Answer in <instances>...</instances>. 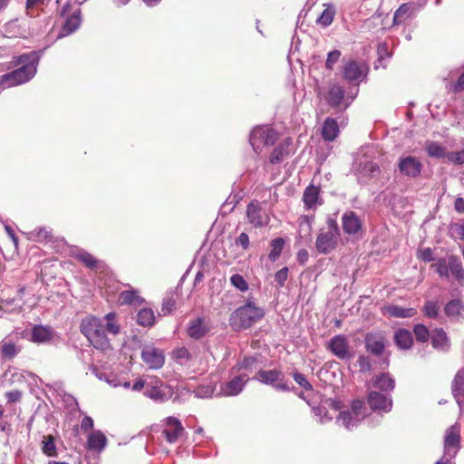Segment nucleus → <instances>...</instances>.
I'll return each mask as SVG.
<instances>
[{
  "mask_svg": "<svg viewBox=\"0 0 464 464\" xmlns=\"http://www.w3.org/2000/svg\"><path fill=\"white\" fill-rule=\"evenodd\" d=\"M19 68L0 76V83L6 82L8 86L24 83L32 79L36 73V66L40 55L36 52L24 53L18 56Z\"/></svg>",
  "mask_w": 464,
  "mask_h": 464,
  "instance_id": "1",
  "label": "nucleus"
},
{
  "mask_svg": "<svg viewBox=\"0 0 464 464\" xmlns=\"http://www.w3.org/2000/svg\"><path fill=\"white\" fill-rule=\"evenodd\" d=\"M265 316L263 308L256 306L251 299L236 309L229 316V324L235 331L250 328Z\"/></svg>",
  "mask_w": 464,
  "mask_h": 464,
  "instance_id": "2",
  "label": "nucleus"
},
{
  "mask_svg": "<svg viewBox=\"0 0 464 464\" xmlns=\"http://www.w3.org/2000/svg\"><path fill=\"white\" fill-rule=\"evenodd\" d=\"M80 330L95 349L107 351L111 348L104 324L101 319L94 316L83 318L80 324Z\"/></svg>",
  "mask_w": 464,
  "mask_h": 464,
  "instance_id": "3",
  "label": "nucleus"
},
{
  "mask_svg": "<svg viewBox=\"0 0 464 464\" xmlns=\"http://www.w3.org/2000/svg\"><path fill=\"white\" fill-rule=\"evenodd\" d=\"M326 225L325 229H320L315 241L316 250L324 255L333 252L337 247L340 238V228L336 218L329 217Z\"/></svg>",
  "mask_w": 464,
  "mask_h": 464,
  "instance_id": "4",
  "label": "nucleus"
},
{
  "mask_svg": "<svg viewBox=\"0 0 464 464\" xmlns=\"http://www.w3.org/2000/svg\"><path fill=\"white\" fill-rule=\"evenodd\" d=\"M278 135L268 126H257L253 129L249 136V142L255 150L259 153L264 146H272L277 140Z\"/></svg>",
  "mask_w": 464,
  "mask_h": 464,
  "instance_id": "5",
  "label": "nucleus"
},
{
  "mask_svg": "<svg viewBox=\"0 0 464 464\" xmlns=\"http://www.w3.org/2000/svg\"><path fill=\"white\" fill-rule=\"evenodd\" d=\"M253 379L263 384L272 386L276 391H291L285 379V374L279 369L259 370Z\"/></svg>",
  "mask_w": 464,
  "mask_h": 464,
  "instance_id": "6",
  "label": "nucleus"
},
{
  "mask_svg": "<svg viewBox=\"0 0 464 464\" xmlns=\"http://www.w3.org/2000/svg\"><path fill=\"white\" fill-rule=\"evenodd\" d=\"M460 427L457 423L449 427L444 434L443 455L454 459L460 449Z\"/></svg>",
  "mask_w": 464,
  "mask_h": 464,
  "instance_id": "7",
  "label": "nucleus"
},
{
  "mask_svg": "<svg viewBox=\"0 0 464 464\" xmlns=\"http://www.w3.org/2000/svg\"><path fill=\"white\" fill-rule=\"evenodd\" d=\"M369 71V67L363 62H358L355 60H349L348 62L343 63L342 69V76L343 78L353 83L362 81L363 78L366 77Z\"/></svg>",
  "mask_w": 464,
  "mask_h": 464,
  "instance_id": "8",
  "label": "nucleus"
},
{
  "mask_svg": "<svg viewBox=\"0 0 464 464\" xmlns=\"http://www.w3.org/2000/svg\"><path fill=\"white\" fill-rule=\"evenodd\" d=\"M326 347L340 360H350L353 356L350 351L349 341L343 334H337L331 338Z\"/></svg>",
  "mask_w": 464,
  "mask_h": 464,
  "instance_id": "9",
  "label": "nucleus"
},
{
  "mask_svg": "<svg viewBox=\"0 0 464 464\" xmlns=\"http://www.w3.org/2000/svg\"><path fill=\"white\" fill-rule=\"evenodd\" d=\"M355 96H344V89L340 84L334 83L330 86L329 91L325 96L326 102L332 108H338L344 105L345 110L353 102Z\"/></svg>",
  "mask_w": 464,
  "mask_h": 464,
  "instance_id": "10",
  "label": "nucleus"
},
{
  "mask_svg": "<svg viewBox=\"0 0 464 464\" xmlns=\"http://www.w3.org/2000/svg\"><path fill=\"white\" fill-rule=\"evenodd\" d=\"M250 380L247 372L237 373L229 382L221 384L219 394L223 396H237Z\"/></svg>",
  "mask_w": 464,
  "mask_h": 464,
  "instance_id": "11",
  "label": "nucleus"
},
{
  "mask_svg": "<svg viewBox=\"0 0 464 464\" xmlns=\"http://www.w3.org/2000/svg\"><path fill=\"white\" fill-rule=\"evenodd\" d=\"M397 167L401 175L415 179L420 175L423 166L416 157L406 156L399 159Z\"/></svg>",
  "mask_w": 464,
  "mask_h": 464,
  "instance_id": "12",
  "label": "nucleus"
},
{
  "mask_svg": "<svg viewBox=\"0 0 464 464\" xmlns=\"http://www.w3.org/2000/svg\"><path fill=\"white\" fill-rule=\"evenodd\" d=\"M141 359L150 369H160L165 362L163 351L151 345H145L142 348Z\"/></svg>",
  "mask_w": 464,
  "mask_h": 464,
  "instance_id": "13",
  "label": "nucleus"
},
{
  "mask_svg": "<svg viewBox=\"0 0 464 464\" xmlns=\"http://www.w3.org/2000/svg\"><path fill=\"white\" fill-rule=\"evenodd\" d=\"M365 349L368 353L381 356L386 347L387 340L381 333H368L364 338Z\"/></svg>",
  "mask_w": 464,
  "mask_h": 464,
  "instance_id": "14",
  "label": "nucleus"
},
{
  "mask_svg": "<svg viewBox=\"0 0 464 464\" xmlns=\"http://www.w3.org/2000/svg\"><path fill=\"white\" fill-rule=\"evenodd\" d=\"M448 92L459 93L464 91V65L452 70L444 79Z\"/></svg>",
  "mask_w": 464,
  "mask_h": 464,
  "instance_id": "15",
  "label": "nucleus"
},
{
  "mask_svg": "<svg viewBox=\"0 0 464 464\" xmlns=\"http://www.w3.org/2000/svg\"><path fill=\"white\" fill-rule=\"evenodd\" d=\"M342 227L346 235L355 236L362 230V221L354 211L347 210L342 216Z\"/></svg>",
  "mask_w": 464,
  "mask_h": 464,
  "instance_id": "16",
  "label": "nucleus"
},
{
  "mask_svg": "<svg viewBox=\"0 0 464 464\" xmlns=\"http://www.w3.org/2000/svg\"><path fill=\"white\" fill-rule=\"evenodd\" d=\"M368 404L372 411L389 412L392 408V400L381 392H371L368 395Z\"/></svg>",
  "mask_w": 464,
  "mask_h": 464,
  "instance_id": "17",
  "label": "nucleus"
},
{
  "mask_svg": "<svg viewBox=\"0 0 464 464\" xmlns=\"http://www.w3.org/2000/svg\"><path fill=\"white\" fill-rule=\"evenodd\" d=\"M246 216L248 221L255 227H259L268 224L269 218L258 204L250 203L247 206Z\"/></svg>",
  "mask_w": 464,
  "mask_h": 464,
  "instance_id": "18",
  "label": "nucleus"
},
{
  "mask_svg": "<svg viewBox=\"0 0 464 464\" xmlns=\"http://www.w3.org/2000/svg\"><path fill=\"white\" fill-rule=\"evenodd\" d=\"M167 428L163 430L162 434L169 443H174L181 436L184 429L180 421L175 417H168Z\"/></svg>",
  "mask_w": 464,
  "mask_h": 464,
  "instance_id": "19",
  "label": "nucleus"
},
{
  "mask_svg": "<svg viewBox=\"0 0 464 464\" xmlns=\"http://www.w3.org/2000/svg\"><path fill=\"white\" fill-rule=\"evenodd\" d=\"M321 188L310 184L305 188L303 194V202L307 209H314L318 205L323 204V199L320 198Z\"/></svg>",
  "mask_w": 464,
  "mask_h": 464,
  "instance_id": "20",
  "label": "nucleus"
},
{
  "mask_svg": "<svg viewBox=\"0 0 464 464\" xmlns=\"http://www.w3.org/2000/svg\"><path fill=\"white\" fill-rule=\"evenodd\" d=\"M444 313L451 321L462 320L464 318V302L459 298L450 300L444 306Z\"/></svg>",
  "mask_w": 464,
  "mask_h": 464,
  "instance_id": "21",
  "label": "nucleus"
},
{
  "mask_svg": "<svg viewBox=\"0 0 464 464\" xmlns=\"http://www.w3.org/2000/svg\"><path fill=\"white\" fill-rule=\"evenodd\" d=\"M82 23L81 9L77 8L72 12L71 15H68L65 19L62 31L58 35V38L69 35L75 32Z\"/></svg>",
  "mask_w": 464,
  "mask_h": 464,
  "instance_id": "22",
  "label": "nucleus"
},
{
  "mask_svg": "<svg viewBox=\"0 0 464 464\" xmlns=\"http://www.w3.org/2000/svg\"><path fill=\"white\" fill-rule=\"evenodd\" d=\"M450 275L462 287H464V266L458 256H450Z\"/></svg>",
  "mask_w": 464,
  "mask_h": 464,
  "instance_id": "23",
  "label": "nucleus"
},
{
  "mask_svg": "<svg viewBox=\"0 0 464 464\" xmlns=\"http://www.w3.org/2000/svg\"><path fill=\"white\" fill-rule=\"evenodd\" d=\"M451 392L458 404H460L464 399V369L458 371L455 374L451 383Z\"/></svg>",
  "mask_w": 464,
  "mask_h": 464,
  "instance_id": "24",
  "label": "nucleus"
},
{
  "mask_svg": "<svg viewBox=\"0 0 464 464\" xmlns=\"http://www.w3.org/2000/svg\"><path fill=\"white\" fill-rule=\"evenodd\" d=\"M53 335L50 326L35 325L32 329L31 341L34 343H46L52 340Z\"/></svg>",
  "mask_w": 464,
  "mask_h": 464,
  "instance_id": "25",
  "label": "nucleus"
},
{
  "mask_svg": "<svg viewBox=\"0 0 464 464\" xmlns=\"http://www.w3.org/2000/svg\"><path fill=\"white\" fill-rule=\"evenodd\" d=\"M107 445V438L101 430L92 432L87 440V447L91 450L102 451Z\"/></svg>",
  "mask_w": 464,
  "mask_h": 464,
  "instance_id": "26",
  "label": "nucleus"
},
{
  "mask_svg": "<svg viewBox=\"0 0 464 464\" xmlns=\"http://www.w3.org/2000/svg\"><path fill=\"white\" fill-rule=\"evenodd\" d=\"M394 343L400 348L408 350L411 348L413 344V338L411 333L404 328L398 329L394 333Z\"/></svg>",
  "mask_w": 464,
  "mask_h": 464,
  "instance_id": "27",
  "label": "nucleus"
},
{
  "mask_svg": "<svg viewBox=\"0 0 464 464\" xmlns=\"http://www.w3.org/2000/svg\"><path fill=\"white\" fill-rule=\"evenodd\" d=\"M187 332L189 337L198 340L207 334L208 328L204 324L203 319L198 317L189 322Z\"/></svg>",
  "mask_w": 464,
  "mask_h": 464,
  "instance_id": "28",
  "label": "nucleus"
},
{
  "mask_svg": "<svg viewBox=\"0 0 464 464\" xmlns=\"http://www.w3.org/2000/svg\"><path fill=\"white\" fill-rule=\"evenodd\" d=\"M339 134V127L336 121L333 118H327L322 128V136L324 140L333 141Z\"/></svg>",
  "mask_w": 464,
  "mask_h": 464,
  "instance_id": "29",
  "label": "nucleus"
},
{
  "mask_svg": "<svg viewBox=\"0 0 464 464\" xmlns=\"http://www.w3.org/2000/svg\"><path fill=\"white\" fill-rule=\"evenodd\" d=\"M29 238L38 243H49L53 241V230L50 227H40L29 232Z\"/></svg>",
  "mask_w": 464,
  "mask_h": 464,
  "instance_id": "30",
  "label": "nucleus"
},
{
  "mask_svg": "<svg viewBox=\"0 0 464 464\" xmlns=\"http://www.w3.org/2000/svg\"><path fill=\"white\" fill-rule=\"evenodd\" d=\"M386 313L394 318H411L417 314L415 308H404L396 304L388 305Z\"/></svg>",
  "mask_w": 464,
  "mask_h": 464,
  "instance_id": "31",
  "label": "nucleus"
},
{
  "mask_svg": "<svg viewBox=\"0 0 464 464\" xmlns=\"http://www.w3.org/2000/svg\"><path fill=\"white\" fill-rule=\"evenodd\" d=\"M425 151L427 155L430 158L434 159H443L447 158L448 153L446 152V148L439 143L438 141L428 140L425 143Z\"/></svg>",
  "mask_w": 464,
  "mask_h": 464,
  "instance_id": "32",
  "label": "nucleus"
},
{
  "mask_svg": "<svg viewBox=\"0 0 464 464\" xmlns=\"http://www.w3.org/2000/svg\"><path fill=\"white\" fill-rule=\"evenodd\" d=\"M414 9L413 3H404L399 6L393 14V24H401L412 15Z\"/></svg>",
  "mask_w": 464,
  "mask_h": 464,
  "instance_id": "33",
  "label": "nucleus"
},
{
  "mask_svg": "<svg viewBox=\"0 0 464 464\" xmlns=\"http://www.w3.org/2000/svg\"><path fill=\"white\" fill-rule=\"evenodd\" d=\"M431 344L436 349L445 350L449 347V339L442 328H436L430 335Z\"/></svg>",
  "mask_w": 464,
  "mask_h": 464,
  "instance_id": "34",
  "label": "nucleus"
},
{
  "mask_svg": "<svg viewBox=\"0 0 464 464\" xmlns=\"http://www.w3.org/2000/svg\"><path fill=\"white\" fill-rule=\"evenodd\" d=\"M373 384L376 388L380 389L383 392L392 391L395 387V381L390 373L383 372L378 376H376Z\"/></svg>",
  "mask_w": 464,
  "mask_h": 464,
  "instance_id": "35",
  "label": "nucleus"
},
{
  "mask_svg": "<svg viewBox=\"0 0 464 464\" xmlns=\"http://www.w3.org/2000/svg\"><path fill=\"white\" fill-rule=\"evenodd\" d=\"M120 300L121 304H130L133 306H140L144 299L140 297L136 290H125L121 293Z\"/></svg>",
  "mask_w": 464,
  "mask_h": 464,
  "instance_id": "36",
  "label": "nucleus"
},
{
  "mask_svg": "<svg viewBox=\"0 0 464 464\" xmlns=\"http://www.w3.org/2000/svg\"><path fill=\"white\" fill-rule=\"evenodd\" d=\"M21 351V348L11 341H3L0 343V353L3 359L12 360Z\"/></svg>",
  "mask_w": 464,
  "mask_h": 464,
  "instance_id": "37",
  "label": "nucleus"
},
{
  "mask_svg": "<svg viewBox=\"0 0 464 464\" xmlns=\"http://www.w3.org/2000/svg\"><path fill=\"white\" fill-rule=\"evenodd\" d=\"M138 324L144 327H150L155 324V314L150 308H142L137 314Z\"/></svg>",
  "mask_w": 464,
  "mask_h": 464,
  "instance_id": "38",
  "label": "nucleus"
},
{
  "mask_svg": "<svg viewBox=\"0 0 464 464\" xmlns=\"http://www.w3.org/2000/svg\"><path fill=\"white\" fill-rule=\"evenodd\" d=\"M288 155V144L280 143L277 145L269 157L271 164H278L283 161L285 156Z\"/></svg>",
  "mask_w": 464,
  "mask_h": 464,
  "instance_id": "39",
  "label": "nucleus"
},
{
  "mask_svg": "<svg viewBox=\"0 0 464 464\" xmlns=\"http://www.w3.org/2000/svg\"><path fill=\"white\" fill-rule=\"evenodd\" d=\"M359 421L349 410L340 411L337 417V422H342V425L348 430L355 427Z\"/></svg>",
  "mask_w": 464,
  "mask_h": 464,
  "instance_id": "40",
  "label": "nucleus"
},
{
  "mask_svg": "<svg viewBox=\"0 0 464 464\" xmlns=\"http://www.w3.org/2000/svg\"><path fill=\"white\" fill-rule=\"evenodd\" d=\"M334 15L335 8L333 5H328L316 19V24L327 27L333 23Z\"/></svg>",
  "mask_w": 464,
  "mask_h": 464,
  "instance_id": "41",
  "label": "nucleus"
},
{
  "mask_svg": "<svg viewBox=\"0 0 464 464\" xmlns=\"http://www.w3.org/2000/svg\"><path fill=\"white\" fill-rule=\"evenodd\" d=\"M42 451L48 457H56L57 456V449L55 445V440L53 436L48 435L44 436V440L42 441Z\"/></svg>",
  "mask_w": 464,
  "mask_h": 464,
  "instance_id": "42",
  "label": "nucleus"
},
{
  "mask_svg": "<svg viewBox=\"0 0 464 464\" xmlns=\"http://www.w3.org/2000/svg\"><path fill=\"white\" fill-rule=\"evenodd\" d=\"M421 311L426 317L437 319L439 317L440 304L436 301H426Z\"/></svg>",
  "mask_w": 464,
  "mask_h": 464,
  "instance_id": "43",
  "label": "nucleus"
},
{
  "mask_svg": "<svg viewBox=\"0 0 464 464\" xmlns=\"http://www.w3.org/2000/svg\"><path fill=\"white\" fill-rule=\"evenodd\" d=\"M256 362V360L254 357L244 358L241 362H239L236 366H234L231 369V372L233 373L251 372Z\"/></svg>",
  "mask_w": 464,
  "mask_h": 464,
  "instance_id": "44",
  "label": "nucleus"
},
{
  "mask_svg": "<svg viewBox=\"0 0 464 464\" xmlns=\"http://www.w3.org/2000/svg\"><path fill=\"white\" fill-rule=\"evenodd\" d=\"M284 244L285 241L281 237L275 238L271 241L270 245L272 249L268 255V257L272 262H275L279 258L284 247Z\"/></svg>",
  "mask_w": 464,
  "mask_h": 464,
  "instance_id": "45",
  "label": "nucleus"
},
{
  "mask_svg": "<svg viewBox=\"0 0 464 464\" xmlns=\"http://www.w3.org/2000/svg\"><path fill=\"white\" fill-rule=\"evenodd\" d=\"M450 256L448 258H440L434 265L435 271L440 277H450Z\"/></svg>",
  "mask_w": 464,
  "mask_h": 464,
  "instance_id": "46",
  "label": "nucleus"
},
{
  "mask_svg": "<svg viewBox=\"0 0 464 464\" xmlns=\"http://www.w3.org/2000/svg\"><path fill=\"white\" fill-rule=\"evenodd\" d=\"M413 333L416 340L420 343H426L430 338L428 327L422 324H417L413 327Z\"/></svg>",
  "mask_w": 464,
  "mask_h": 464,
  "instance_id": "47",
  "label": "nucleus"
},
{
  "mask_svg": "<svg viewBox=\"0 0 464 464\" xmlns=\"http://www.w3.org/2000/svg\"><path fill=\"white\" fill-rule=\"evenodd\" d=\"M144 394L154 400V401H164L166 399V394L163 392V391L157 385L147 387Z\"/></svg>",
  "mask_w": 464,
  "mask_h": 464,
  "instance_id": "48",
  "label": "nucleus"
},
{
  "mask_svg": "<svg viewBox=\"0 0 464 464\" xmlns=\"http://www.w3.org/2000/svg\"><path fill=\"white\" fill-rule=\"evenodd\" d=\"M76 259L82 262L88 268H94L97 266L96 258L85 251L79 252L76 255Z\"/></svg>",
  "mask_w": 464,
  "mask_h": 464,
  "instance_id": "49",
  "label": "nucleus"
},
{
  "mask_svg": "<svg viewBox=\"0 0 464 464\" xmlns=\"http://www.w3.org/2000/svg\"><path fill=\"white\" fill-rule=\"evenodd\" d=\"M230 283L234 287L238 289L240 292H246L248 290V283L239 274L233 275L230 277Z\"/></svg>",
  "mask_w": 464,
  "mask_h": 464,
  "instance_id": "50",
  "label": "nucleus"
},
{
  "mask_svg": "<svg viewBox=\"0 0 464 464\" xmlns=\"http://www.w3.org/2000/svg\"><path fill=\"white\" fill-rule=\"evenodd\" d=\"M450 231L452 237L464 240V219L450 225Z\"/></svg>",
  "mask_w": 464,
  "mask_h": 464,
  "instance_id": "51",
  "label": "nucleus"
},
{
  "mask_svg": "<svg viewBox=\"0 0 464 464\" xmlns=\"http://www.w3.org/2000/svg\"><path fill=\"white\" fill-rule=\"evenodd\" d=\"M312 411L314 413V415H316L320 418V421L322 423L332 420V417L328 416V411L326 410L325 404L319 405V406H313Z\"/></svg>",
  "mask_w": 464,
  "mask_h": 464,
  "instance_id": "52",
  "label": "nucleus"
},
{
  "mask_svg": "<svg viewBox=\"0 0 464 464\" xmlns=\"http://www.w3.org/2000/svg\"><path fill=\"white\" fill-rule=\"evenodd\" d=\"M341 52L339 50H334L327 54L325 61V68L332 71L334 64L339 61L341 57Z\"/></svg>",
  "mask_w": 464,
  "mask_h": 464,
  "instance_id": "53",
  "label": "nucleus"
},
{
  "mask_svg": "<svg viewBox=\"0 0 464 464\" xmlns=\"http://www.w3.org/2000/svg\"><path fill=\"white\" fill-rule=\"evenodd\" d=\"M294 380L305 391H312V384L306 380L304 374L300 373L298 372H294L292 373Z\"/></svg>",
  "mask_w": 464,
  "mask_h": 464,
  "instance_id": "54",
  "label": "nucleus"
},
{
  "mask_svg": "<svg viewBox=\"0 0 464 464\" xmlns=\"http://www.w3.org/2000/svg\"><path fill=\"white\" fill-rule=\"evenodd\" d=\"M363 407L364 403L362 401L355 400L352 402L351 412L357 418V420H361L364 417L362 413Z\"/></svg>",
  "mask_w": 464,
  "mask_h": 464,
  "instance_id": "55",
  "label": "nucleus"
},
{
  "mask_svg": "<svg viewBox=\"0 0 464 464\" xmlns=\"http://www.w3.org/2000/svg\"><path fill=\"white\" fill-rule=\"evenodd\" d=\"M174 357L179 361L180 363H184L190 359V354L186 347H180L174 351Z\"/></svg>",
  "mask_w": 464,
  "mask_h": 464,
  "instance_id": "56",
  "label": "nucleus"
},
{
  "mask_svg": "<svg viewBox=\"0 0 464 464\" xmlns=\"http://www.w3.org/2000/svg\"><path fill=\"white\" fill-rule=\"evenodd\" d=\"M288 278V267L285 266L278 270L275 275V281L279 287H283Z\"/></svg>",
  "mask_w": 464,
  "mask_h": 464,
  "instance_id": "57",
  "label": "nucleus"
},
{
  "mask_svg": "<svg viewBox=\"0 0 464 464\" xmlns=\"http://www.w3.org/2000/svg\"><path fill=\"white\" fill-rule=\"evenodd\" d=\"M447 159L454 164H464V150L448 153Z\"/></svg>",
  "mask_w": 464,
  "mask_h": 464,
  "instance_id": "58",
  "label": "nucleus"
},
{
  "mask_svg": "<svg viewBox=\"0 0 464 464\" xmlns=\"http://www.w3.org/2000/svg\"><path fill=\"white\" fill-rule=\"evenodd\" d=\"M358 365L360 367V372H371L372 370V363H371V360L368 356H365V355H360L359 358H358Z\"/></svg>",
  "mask_w": 464,
  "mask_h": 464,
  "instance_id": "59",
  "label": "nucleus"
},
{
  "mask_svg": "<svg viewBox=\"0 0 464 464\" xmlns=\"http://www.w3.org/2000/svg\"><path fill=\"white\" fill-rule=\"evenodd\" d=\"M175 304L176 301L172 296L165 298L161 305V312L163 313V314L166 315L170 314L174 309Z\"/></svg>",
  "mask_w": 464,
  "mask_h": 464,
  "instance_id": "60",
  "label": "nucleus"
},
{
  "mask_svg": "<svg viewBox=\"0 0 464 464\" xmlns=\"http://www.w3.org/2000/svg\"><path fill=\"white\" fill-rule=\"evenodd\" d=\"M214 390V387L210 384L207 386L202 385L197 389L196 393L198 397L208 398L213 395Z\"/></svg>",
  "mask_w": 464,
  "mask_h": 464,
  "instance_id": "61",
  "label": "nucleus"
},
{
  "mask_svg": "<svg viewBox=\"0 0 464 464\" xmlns=\"http://www.w3.org/2000/svg\"><path fill=\"white\" fill-rule=\"evenodd\" d=\"M378 60L381 62L385 58L390 57L389 47L386 43H381L377 46Z\"/></svg>",
  "mask_w": 464,
  "mask_h": 464,
  "instance_id": "62",
  "label": "nucleus"
},
{
  "mask_svg": "<svg viewBox=\"0 0 464 464\" xmlns=\"http://www.w3.org/2000/svg\"><path fill=\"white\" fill-rule=\"evenodd\" d=\"M5 397L9 403H15L22 398V392L18 390L10 391L5 393Z\"/></svg>",
  "mask_w": 464,
  "mask_h": 464,
  "instance_id": "63",
  "label": "nucleus"
},
{
  "mask_svg": "<svg viewBox=\"0 0 464 464\" xmlns=\"http://www.w3.org/2000/svg\"><path fill=\"white\" fill-rule=\"evenodd\" d=\"M236 245L242 246L244 250L247 249L249 246V237L247 234L242 232L236 239Z\"/></svg>",
  "mask_w": 464,
  "mask_h": 464,
  "instance_id": "64",
  "label": "nucleus"
}]
</instances>
